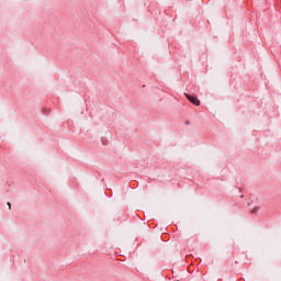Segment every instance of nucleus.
<instances>
[{"instance_id":"nucleus-1","label":"nucleus","mask_w":281,"mask_h":281,"mask_svg":"<svg viewBox=\"0 0 281 281\" xmlns=\"http://www.w3.org/2000/svg\"><path fill=\"white\" fill-rule=\"evenodd\" d=\"M187 98H188L189 102H191L192 104H195V106H199L201 104V101H199V99H196V97L187 94Z\"/></svg>"},{"instance_id":"nucleus-2","label":"nucleus","mask_w":281,"mask_h":281,"mask_svg":"<svg viewBox=\"0 0 281 281\" xmlns=\"http://www.w3.org/2000/svg\"><path fill=\"white\" fill-rule=\"evenodd\" d=\"M256 212H260V207H259V206H255V207L251 210V214H256Z\"/></svg>"},{"instance_id":"nucleus-3","label":"nucleus","mask_w":281,"mask_h":281,"mask_svg":"<svg viewBox=\"0 0 281 281\" xmlns=\"http://www.w3.org/2000/svg\"><path fill=\"white\" fill-rule=\"evenodd\" d=\"M9 210H12V204L10 202L7 203Z\"/></svg>"}]
</instances>
